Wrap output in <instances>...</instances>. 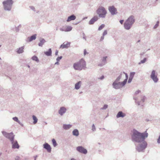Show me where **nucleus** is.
Here are the masks:
<instances>
[{
	"instance_id": "nucleus-51",
	"label": "nucleus",
	"mask_w": 160,
	"mask_h": 160,
	"mask_svg": "<svg viewBox=\"0 0 160 160\" xmlns=\"http://www.w3.org/2000/svg\"><path fill=\"white\" fill-rule=\"evenodd\" d=\"M132 79L129 78L128 81V83H130L132 82Z\"/></svg>"
},
{
	"instance_id": "nucleus-36",
	"label": "nucleus",
	"mask_w": 160,
	"mask_h": 160,
	"mask_svg": "<svg viewBox=\"0 0 160 160\" xmlns=\"http://www.w3.org/2000/svg\"><path fill=\"white\" fill-rule=\"evenodd\" d=\"M108 107V105L107 104H105L103 106V107L101 108L100 109V110H105L107 109Z\"/></svg>"
},
{
	"instance_id": "nucleus-28",
	"label": "nucleus",
	"mask_w": 160,
	"mask_h": 160,
	"mask_svg": "<svg viewBox=\"0 0 160 160\" xmlns=\"http://www.w3.org/2000/svg\"><path fill=\"white\" fill-rule=\"evenodd\" d=\"M32 59L33 60L37 62H39V59L36 56H32Z\"/></svg>"
},
{
	"instance_id": "nucleus-49",
	"label": "nucleus",
	"mask_w": 160,
	"mask_h": 160,
	"mask_svg": "<svg viewBox=\"0 0 160 160\" xmlns=\"http://www.w3.org/2000/svg\"><path fill=\"white\" fill-rule=\"evenodd\" d=\"M104 78V76L103 75H102L101 77L98 78V79L102 80Z\"/></svg>"
},
{
	"instance_id": "nucleus-58",
	"label": "nucleus",
	"mask_w": 160,
	"mask_h": 160,
	"mask_svg": "<svg viewBox=\"0 0 160 160\" xmlns=\"http://www.w3.org/2000/svg\"><path fill=\"white\" fill-rule=\"evenodd\" d=\"M37 157H38V156L37 155H36L35 156H34L33 158H34V159L36 160V158H37Z\"/></svg>"
},
{
	"instance_id": "nucleus-44",
	"label": "nucleus",
	"mask_w": 160,
	"mask_h": 160,
	"mask_svg": "<svg viewBox=\"0 0 160 160\" xmlns=\"http://www.w3.org/2000/svg\"><path fill=\"white\" fill-rule=\"evenodd\" d=\"M107 34V30H105L104 31V32L103 33L102 35L103 36H105Z\"/></svg>"
},
{
	"instance_id": "nucleus-21",
	"label": "nucleus",
	"mask_w": 160,
	"mask_h": 160,
	"mask_svg": "<svg viewBox=\"0 0 160 160\" xmlns=\"http://www.w3.org/2000/svg\"><path fill=\"white\" fill-rule=\"evenodd\" d=\"M123 76H124V75H125L126 78L122 82V84L124 85H125L126 83L127 80L128 78V74L125 73V72H123Z\"/></svg>"
},
{
	"instance_id": "nucleus-26",
	"label": "nucleus",
	"mask_w": 160,
	"mask_h": 160,
	"mask_svg": "<svg viewBox=\"0 0 160 160\" xmlns=\"http://www.w3.org/2000/svg\"><path fill=\"white\" fill-rule=\"evenodd\" d=\"M44 53L46 55L48 56H51L52 54V51L51 49L49 48L48 49V51L44 52Z\"/></svg>"
},
{
	"instance_id": "nucleus-52",
	"label": "nucleus",
	"mask_w": 160,
	"mask_h": 160,
	"mask_svg": "<svg viewBox=\"0 0 160 160\" xmlns=\"http://www.w3.org/2000/svg\"><path fill=\"white\" fill-rule=\"evenodd\" d=\"M140 92V91L139 90H138L136 91L135 92V94H138Z\"/></svg>"
},
{
	"instance_id": "nucleus-4",
	"label": "nucleus",
	"mask_w": 160,
	"mask_h": 160,
	"mask_svg": "<svg viewBox=\"0 0 160 160\" xmlns=\"http://www.w3.org/2000/svg\"><path fill=\"white\" fill-rule=\"evenodd\" d=\"M138 145L136 146V149L138 152H143L147 148V143L145 140L141 142V143H138Z\"/></svg>"
},
{
	"instance_id": "nucleus-20",
	"label": "nucleus",
	"mask_w": 160,
	"mask_h": 160,
	"mask_svg": "<svg viewBox=\"0 0 160 160\" xmlns=\"http://www.w3.org/2000/svg\"><path fill=\"white\" fill-rule=\"evenodd\" d=\"M36 34H34L30 37H29L27 38V41L29 42H30L32 40H34L36 39Z\"/></svg>"
},
{
	"instance_id": "nucleus-2",
	"label": "nucleus",
	"mask_w": 160,
	"mask_h": 160,
	"mask_svg": "<svg viewBox=\"0 0 160 160\" xmlns=\"http://www.w3.org/2000/svg\"><path fill=\"white\" fill-rule=\"evenodd\" d=\"M73 68L75 70L81 71L86 68V62L83 59H81L79 61L74 63Z\"/></svg>"
},
{
	"instance_id": "nucleus-30",
	"label": "nucleus",
	"mask_w": 160,
	"mask_h": 160,
	"mask_svg": "<svg viewBox=\"0 0 160 160\" xmlns=\"http://www.w3.org/2000/svg\"><path fill=\"white\" fill-rule=\"evenodd\" d=\"M72 29V27L70 26H68L66 29L65 30V32H69L71 31Z\"/></svg>"
},
{
	"instance_id": "nucleus-35",
	"label": "nucleus",
	"mask_w": 160,
	"mask_h": 160,
	"mask_svg": "<svg viewBox=\"0 0 160 160\" xmlns=\"http://www.w3.org/2000/svg\"><path fill=\"white\" fill-rule=\"evenodd\" d=\"M105 25L104 24H102L98 28V30L100 31L103 28L105 27Z\"/></svg>"
},
{
	"instance_id": "nucleus-7",
	"label": "nucleus",
	"mask_w": 160,
	"mask_h": 160,
	"mask_svg": "<svg viewBox=\"0 0 160 160\" xmlns=\"http://www.w3.org/2000/svg\"><path fill=\"white\" fill-rule=\"evenodd\" d=\"M122 82H113L112 84L113 88H114L118 89L121 88L125 85L122 84Z\"/></svg>"
},
{
	"instance_id": "nucleus-37",
	"label": "nucleus",
	"mask_w": 160,
	"mask_h": 160,
	"mask_svg": "<svg viewBox=\"0 0 160 160\" xmlns=\"http://www.w3.org/2000/svg\"><path fill=\"white\" fill-rule=\"evenodd\" d=\"M146 61V58H144L143 60L141 61L139 63V64H140L141 63H143L145 62Z\"/></svg>"
},
{
	"instance_id": "nucleus-29",
	"label": "nucleus",
	"mask_w": 160,
	"mask_h": 160,
	"mask_svg": "<svg viewBox=\"0 0 160 160\" xmlns=\"http://www.w3.org/2000/svg\"><path fill=\"white\" fill-rule=\"evenodd\" d=\"M32 118L34 120V121L33 122V123L34 124H36L37 122H38V119L37 118V117L34 115L32 116Z\"/></svg>"
},
{
	"instance_id": "nucleus-38",
	"label": "nucleus",
	"mask_w": 160,
	"mask_h": 160,
	"mask_svg": "<svg viewBox=\"0 0 160 160\" xmlns=\"http://www.w3.org/2000/svg\"><path fill=\"white\" fill-rule=\"evenodd\" d=\"M159 23V21H158L157 22V23L154 26V28L155 29V28H157L158 26Z\"/></svg>"
},
{
	"instance_id": "nucleus-6",
	"label": "nucleus",
	"mask_w": 160,
	"mask_h": 160,
	"mask_svg": "<svg viewBox=\"0 0 160 160\" xmlns=\"http://www.w3.org/2000/svg\"><path fill=\"white\" fill-rule=\"evenodd\" d=\"M2 132L5 137L9 139L10 142H12V140L14 139V135L12 132L7 133L4 131H2Z\"/></svg>"
},
{
	"instance_id": "nucleus-23",
	"label": "nucleus",
	"mask_w": 160,
	"mask_h": 160,
	"mask_svg": "<svg viewBox=\"0 0 160 160\" xmlns=\"http://www.w3.org/2000/svg\"><path fill=\"white\" fill-rule=\"evenodd\" d=\"M46 42V41L44 39L41 38L40 39V42L38 43V45L39 46L42 47Z\"/></svg>"
},
{
	"instance_id": "nucleus-34",
	"label": "nucleus",
	"mask_w": 160,
	"mask_h": 160,
	"mask_svg": "<svg viewBox=\"0 0 160 160\" xmlns=\"http://www.w3.org/2000/svg\"><path fill=\"white\" fill-rule=\"evenodd\" d=\"M12 119L14 121L18 123H20V121L18 120V118L17 117H14L12 118Z\"/></svg>"
},
{
	"instance_id": "nucleus-61",
	"label": "nucleus",
	"mask_w": 160,
	"mask_h": 160,
	"mask_svg": "<svg viewBox=\"0 0 160 160\" xmlns=\"http://www.w3.org/2000/svg\"><path fill=\"white\" fill-rule=\"evenodd\" d=\"M83 38L85 40H86V37H84V36L83 37Z\"/></svg>"
},
{
	"instance_id": "nucleus-14",
	"label": "nucleus",
	"mask_w": 160,
	"mask_h": 160,
	"mask_svg": "<svg viewBox=\"0 0 160 160\" xmlns=\"http://www.w3.org/2000/svg\"><path fill=\"white\" fill-rule=\"evenodd\" d=\"M98 19V16H95L93 17L89 21L88 24L89 25L93 24L95 22L97 21Z\"/></svg>"
},
{
	"instance_id": "nucleus-15",
	"label": "nucleus",
	"mask_w": 160,
	"mask_h": 160,
	"mask_svg": "<svg viewBox=\"0 0 160 160\" xmlns=\"http://www.w3.org/2000/svg\"><path fill=\"white\" fill-rule=\"evenodd\" d=\"M66 111L67 109L66 108L64 107H62L60 108L58 112L59 114L62 116L66 112Z\"/></svg>"
},
{
	"instance_id": "nucleus-40",
	"label": "nucleus",
	"mask_w": 160,
	"mask_h": 160,
	"mask_svg": "<svg viewBox=\"0 0 160 160\" xmlns=\"http://www.w3.org/2000/svg\"><path fill=\"white\" fill-rule=\"evenodd\" d=\"M62 58V56L58 57L56 59L57 61L59 62V61Z\"/></svg>"
},
{
	"instance_id": "nucleus-63",
	"label": "nucleus",
	"mask_w": 160,
	"mask_h": 160,
	"mask_svg": "<svg viewBox=\"0 0 160 160\" xmlns=\"http://www.w3.org/2000/svg\"><path fill=\"white\" fill-rule=\"evenodd\" d=\"M87 17H84V18H83V19L84 20V19H87Z\"/></svg>"
},
{
	"instance_id": "nucleus-19",
	"label": "nucleus",
	"mask_w": 160,
	"mask_h": 160,
	"mask_svg": "<svg viewBox=\"0 0 160 160\" xmlns=\"http://www.w3.org/2000/svg\"><path fill=\"white\" fill-rule=\"evenodd\" d=\"M76 18V16L74 14H72L68 17L67 21V22H69L72 20H75Z\"/></svg>"
},
{
	"instance_id": "nucleus-60",
	"label": "nucleus",
	"mask_w": 160,
	"mask_h": 160,
	"mask_svg": "<svg viewBox=\"0 0 160 160\" xmlns=\"http://www.w3.org/2000/svg\"><path fill=\"white\" fill-rule=\"evenodd\" d=\"M145 121L147 122L150 121V120L148 119H146Z\"/></svg>"
},
{
	"instance_id": "nucleus-54",
	"label": "nucleus",
	"mask_w": 160,
	"mask_h": 160,
	"mask_svg": "<svg viewBox=\"0 0 160 160\" xmlns=\"http://www.w3.org/2000/svg\"><path fill=\"white\" fill-rule=\"evenodd\" d=\"M15 160H20V158L19 157L17 156L15 158Z\"/></svg>"
},
{
	"instance_id": "nucleus-43",
	"label": "nucleus",
	"mask_w": 160,
	"mask_h": 160,
	"mask_svg": "<svg viewBox=\"0 0 160 160\" xmlns=\"http://www.w3.org/2000/svg\"><path fill=\"white\" fill-rule=\"evenodd\" d=\"M88 54V52H87L86 50V49H84V51H83V54H84V56H85L86 54Z\"/></svg>"
},
{
	"instance_id": "nucleus-59",
	"label": "nucleus",
	"mask_w": 160,
	"mask_h": 160,
	"mask_svg": "<svg viewBox=\"0 0 160 160\" xmlns=\"http://www.w3.org/2000/svg\"><path fill=\"white\" fill-rule=\"evenodd\" d=\"M60 30L61 31H65V30H63V29L62 28H60Z\"/></svg>"
},
{
	"instance_id": "nucleus-31",
	"label": "nucleus",
	"mask_w": 160,
	"mask_h": 160,
	"mask_svg": "<svg viewBox=\"0 0 160 160\" xmlns=\"http://www.w3.org/2000/svg\"><path fill=\"white\" fill-rule=\"evenodd\" d=\"M107 58V56H105L103 57L102 59V62L103 63H104V64H106L107 63L106 59Z\"/></svg>"
},
{
	"instance_id": "nucleus-46",
	"label": "nucleus",
	"mask_w": 160,
	"mask_h": 160,
	"mask_svg": "<svg viewBox=\"0 0 160 160\" xmlns=\"http://www.w3.org/2000/svg\"><path fill=\"white\" fill-rule=\"evenodd\" d=\"M122 76H123V73L122 72H121L120 74L119 75V76L118 78H119L120 79H121L122 78Z\"/></svg>"
},
{
	"instance_id": "nucleus-12",
	"label": "nucleus",
	"mask_w": 160,
	"mask_h": 160,
	"mask_svg": "<svg viewBox=\"0 0 160 160\" xmlns=\"http://www.w3.org/2000/svg\"><path fill=\"white\" fill-rule=\"evenodd\" d=\"M126 21L132 25L135 22L134 17L133 15L130 16Z\"/></svg>"
},
{
	"instance_id": "nucleus-48",
	"label": "nucleus",
	"mask_w": 160,
	"mask_h": 160,
	"mask_svg": "<svg viewBox=\"0 0 160 160\" xmlns=\"http://www.w3.org/2000/svg\"><path fill=\"white\" fill-rule=\"evenodd\" d=\"M145 99L146 97L145 96H143L142 97V98L141 99V101L142 102H144Z\"/></svg>"
},
{
	"instance_id": "nucleus-10",
	"label": "nucleus",
	"mask_w": 160,
	"mask_h": 160,
	"mask_svg": "<svg viewBox=\"0 0 160 160\" xmlns=\"http://www.w3.org/2000/svg\"><path fill=\"white\" fill-rule=\"evenodd\" d=\"M108 10L112 15H115L118 13L117 9L114 6L109 7Z\"/></svg>"
},
{
	"instance_id": "nucleus-9",
	"label": "nucleus",
	"mask_w": 160,
	"mask_h": 160,
	"mask_svg": "<svg viewBox=\"0 0 160 160\" xmlns=\"http://www.w3.org/2000/svg\"><path fill=\"white\" fill-rule=\"evenodd\" d=\"M76 150L79 152L85 154L87 153V150L82 146H79L77 147Z\"/></svg>"
},
{
	"instance_id": "nucleus-3",
	"label": "nucleus",
	"mask_w": 160,
	"mask_h": 160,
	"mask_svg": "<svg viewBox=\"0 0 160 160\" xmlns=\"http://www.w3.org/2000/svg\"><path fill=\"white\" fill-rule=\"evenodd\" d=\"M14 2L13 0H6L2 2L4 9L5 11H10Z\"/></svg>"
},
{
	"instance_id": "nucleus-53",
	"label": "nucleus",
	"mask_w": 160,
	"mask_h": 160,
	"mask_svg": "<svg viewBox=\"0 0 160 160\" xmlns=\"http://www.w3.org/2000/svg\"><path fill=\"white\" fill-rule=\"evenodd\" d=\"M105 64H104V63H103L102 62V63H101V64H98V66H100V67H102Z\"/></svg>"
},
{
	"instance_id": "nucleus-1",
	"label": "nucleus",
	"mask_w": 160,
	"mask_h": 160,
	"mask_svg": "<svg viewBox=\"0 0 160 160\" xmlns=\"http://www.w3.org/2000/svg\"><path fill=\"white\" fill-rule=\"evenodd\" d=\"M148 136V134L146 131L141 133L133 129L131 135V140L133 142L141 143V142L145 140Z\"/></svg>"
},
{
	"instance_id": "nucleus-16",
	"label": "nucleus",
	"mask_w": 160,
	"mask_h": 160,
	"mask_svg": "<svg viewBox=\"0 0 160 160\" xmlns=\"http://www.w3.org/2000/svg\"><path fill=\"white\" fill-rule=\"evenodd\" d=\"M131 24L129 23L126 21L124 22V27L125 29L128 30L130 29L132 26Z\"/></svg>"
},
{
	"instance_id": "nucleus-24",
	"label": "nucleus",
	"mask_w": 160,
	"mask_h": 160,
	"mask_svg": "<svg viewBox=\"0 0 160 160\" xmlns=\"http://www.w3.org/2000/svg\"><path fill=\"white\" fill-rule=\"evenodd\" d=\"M72 125L68 124H63V128L65 130H68L71 128Z\"/></svg>"
},
{
	"instance_id": "nucleus-55",
	"label": "nucleus",
	"mask_w": 160,
	"mask_h": 160,
	"mask_svg": "<svg viewBox=\"0 0 160 160\" xmlns=\"http://www.w3.org/2000/svg\"><path fill=\"white\" fill-rule=\"evenodd\" d=\"M123 22H124L123 20H121L120 21V22L122 24H123Z\"/></svg>"
},
{
	"instance_id": "nucleus-33",
	"label": "nucleus",
	"mask_w": 160,
	"mask_h": 160,
	"mask_svg": "<svg viewBox=\"0 0 160 160\" xmlns=\"http://www.w3.org/2000/svg\"><path fill=\"white\" fill-rule=\"evenodd\" d=\"M135 74V72H130L129 78H130L131 79H133Z\"/></svg>"
},
{
	"instance_id": "nucleus-8",
	"label": "nucleus",
	"mask_w": 160,
	"mask_h": 160,
	"mask_svg": "<svg viewBox=\"0 0 160 160\" xmlns=\"http://www.w3.org/2000/svg\"><path fill=\"white\" fill-rule=\"evenodd\" d=\"M155 74V71L154 70H152L150 75V78L155 83H157L158 81V79L157 77V75H156Z\"/></svg>"
},
{
	"instance_id": "nucleus-13",
	"label": "nucleus",
	"mask_w": 160,
	"mask_h": 160,
	"mask_svg": "<svg viewBox=\"0 0 160 160\" xmlns=\"http://www.w3.org/2000/svg\"><path fill=\"white\" fill-rule=\"evenodd\" d=\"M43 145V148L46 149L48 152H51V148L48 143L45 142Z\"/></svg>"
},
{
	"instance_id": "nucleus-56",
	"label": "nucleus",
	"mask_w": 160,
	"mask_h": 160,
	"mask_svg": "<svg viewBox=\"0 0 160 160\" xmlns=\"http://www.w3.org/2000/svg\"><path fill=\"white\" fill-rule=\"evenodd\" d=\"M58 50H56V51H55V54L56 55H58Z\"/></svg>"
},
{
	"instance_id": "nucleus-22",
	"label": "nucleus",
	"mask_w": 160,
	"mask_h": 160,
	"mask_svg": "<svg viewBox=\"0 0 160 160\" xmlns=\"http://www.w3.org/2000/svg\"><path fill=\"white\" fill-rule=\"evenodd\" d=\"M82 82L79 81L75 84V88L77 90L79 89L81 86Z\"/></svg>"
},
{
	"instance_id": "nucleus-39",
	"label": "nucleus",
	"mask_w": 160,
	"mask_h": 160,
	"mask_svg": "<svg viewBox=\"0 0 160 160\" xmlns=\"http://www.w3.org/2000/svg\"><path fill=\"white\" fill-rule=\"evenodd\" d=\"M133 99L135 101V102L137 103L138 105H140V102H137L136 101L138 100V99L137 98L134 97H133Z\"/></svg>"
},
{
	"instance_id": "nucleus-32",
	"label": "nucleus",
	"mask_w": 160,
	"mask_h": 160,
	"mask_svg": "<svg viewBox=\"0 0 160 160\" xmlns=\"http://www.w3.org/2000/svg\"><path fill=\"white\" fill-rule=\"evenodd\" d=\"M52 142L53 145L54 147H56L57 145V144L55 140L53 138L52 140Z\"/></svg>"
},
{
	"instance_id": "nucleus-45",
	"label": "nucleus",
	"mask_w": 160,
	"mask_h": 160,
	"mask_svg": "<svg viewBox=\"0 0 160 160\" xmlns=\"http://www.w3.org/2000/svg\"><path fill=\"white\" fill-rule=\"evenodd\" d=\"M120 79L119 78H118V77L115 80L114 82H119V81H120Z\"/></svg>"
},
{
	"instance_id": "nucleus-64",
	"label": "nucleus",
	"mask_w": 160,
	"mask_h": 160,
	"mask_svg": "<svg viewBox=\"0 0 160 160\" xmlns=\"http://www.w3.org/2000/svg\"><path fill=\"white\" fill-rule=\"evenodd\" d=\"M140 41V40H138V41L137 42H139Z\"/></svg>"
},
{
	"instance_id": "nucleus-57",
	"label": "nucleus",
	"mask_w": 160,
	"mask_h": 160,
	"mask_svg": "<svg viewBox=\"0 0 160 160\" xmlns=\"http://www.w3.org/2000/svg\"><path fill=\"white\" fill-rule=\"evenodd\" d=\"M59 62H58V61H57L55 63V65H59Z\"/></svg>"
},
{
	"instance_id": "nucleus-42",
	"label": "nucleus",
	"mask_w": 160,
	"mask_h": 160,
	"mask_svg": "<svg viewBox=\"0 0 160 160\" xmlns=\"http://www.w3.org/2000/svg\"><path fill=\"white\" fill-rule=\"evenodd\" d=\"M29 8H30L31 9H32V10H33V11L35 12V8L32 6H30L29 7Z\"/></svg>"
},
{
	"instance_id": "nucleus-18",
	"label": "nucleus",
	"mask_w": 160,
	"mask_h": 160,
	"mask_svg": "<svg viewBox=\"0 0 160 160\" xmlns=\"http://www.w3.org/2000/svg\"><path fill=\"white\" fill-rule=\"evenodd\" d=\"M126 116V114L124 113L122 111H119L116 115V117L117 118H123Z\"/></svg>"
},
{
	"instance_id": "nucleus-5",
	"label": "nucleus",
	"mask_w": 160,
	"mask_h": 160,
	"mask_svg": "<svg viewBox=\"0 0 160 160\" xmlns=\"http://www.w3.org/2000/svg\"><path fill=\"white\" fill-rule=\"evenodd\" d=\"M99 17L105 18L107 14V11L103 7H99L96 11Z\"/></svg>"
},
{
	"instance_id": "nucleus-27",
	"label": "nucleus",
	"mask_w": 160,
	"mask_h": 160,
	"mask_svg": "<svg viewBox=\"0 0 160 160\" xmlns=\"http://www.w3.org/2000/svg\"><path fill=\"white\" fill-rule=\"evenodd\" d=\"M72 133L73 135L76 137L78 136L79 134L78 131L77 129H74Z\"/></svg>"
},
{
	"instance_id": "nucleus-25",
	"label": "nucleus",
	"mask_w": 160,
	"mask_h": 160,
	"mask_svg": "<svg viewBox=\"0 0 160 160\" xmlns=\"http://www.w3.org/2000/svg\"><path fill=\"white\" fill-rule=\"evenodd\" d=\"M24 49V47L22 46L21 47H20L19 48H18L17 49V52L18 54H21L23 52L24 50L23 49Z\"/></svg>"
},
{
	"instance_id": "nucleus-50",
	"label": "nucleus",
	"mask_w": 160,
	"mask_h": 160,
	"mask_svg": "<svg viewBox=\"0 0 160 160\" xmlns=\"http://www.w3.org/2000/svg\"><path fill=\"white\" fill-rule=\"evenodd\" d=\"M104 39V36H103L102 35V36L100 40V41H102Z\"/></svg>"
},
{
	"instance_id": "nucleus-47",
	"label": "nucleus",
	"mask_w": 160,
	"mask_h": 160,
	"mask_svg": "<svg viewBox=\"0 0 160 160\" xmlns=\"http://www.w3.org/2000/svg\"><path fill=\"white\" fill-rule=\"evenodd\" d=\"M21 25H19L18 27H16L15 30L16 32H18L19 31V27Z\"/></svg>"
},
{
	"instance_id": "nucleus-62",
	"label": "nucleus",
	"mask_w": 160,
	"mask_h": 160,
	"mask_svg": "<svg viewBox=\"0 0 160 160\" xmlns=\"http://www.w3.org/2000/svg\"><path fill=\"white\" fill-rule=\"evenodd\" d=\"M71 160H76L74 158H72L71 159Z\"/></svg>"
},
{
	"instance_id": "nucleus-41",
	"label": "nucleus",
	"mask_w": 160,
	"mask_h": 160,
	"mask_svg": "<svg viewBox=\"0 0 160 160\" xmlns=\"http://www.w3.org/2000/svg\"><path fill=\"white\" fill-rule=\"evenodd\" d=\"M92 130L93 131H95L96 130V128L94 124H93L92 126Z\"/></svg>"
},
{
	"instance_id": "nucleus-17",
	"label": "nucleus",
	"mask_w": 160,
	"mask_h": 160,
	"mask_svg": "<svg viewBox=\"0 0 160 160\" xmlns=\"http://www.w3.org/2000/svg\"><path fill=\"white\" fill-rule=\"evenodd\" d=\"M70 45V42H67V43H65V42L61 45L60 48H62V49L65 48H68L69 47Z\"/></svg>"
},
{
	"instance_id": "nucleus-11",
	"label": "nucleus",
	"mask_w": 160,
	"mask_h": 160,
	"mask_svg": "<svg viewBox=\"0 0 160 160\" xmlns=\"http://www.w3.org/2000/svg\"><path fill=\"white\" fill-rule=\"evenodd\" d=\"M11 143L12 145V148L13 149H18L19 148V145L18 143V142L16 140H12V142H11Z\"/></svg>"
}]
</instances>
